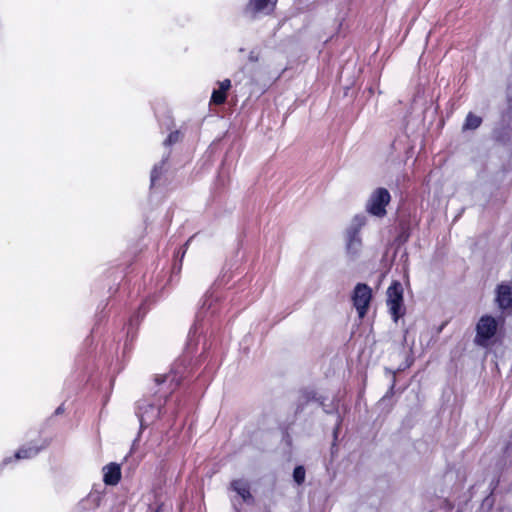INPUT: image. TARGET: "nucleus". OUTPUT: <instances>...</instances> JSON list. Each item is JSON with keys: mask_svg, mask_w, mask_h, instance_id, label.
<instances>
[{"mask_svg": "<svg viewBox=\"0 0 512 512\" xmlns=\"http://www.w3.org/2000/svg\"><path fill=\"white\" fill-rule=\"evenodd\" d=\"M293 478L297 484H302L305 480V469L302 466H297L294 469Z\"/></svg>", "mask_w": 512, "mask_h": 512, "instance_id": "obj_15", "label": "nucleus"}, {"mask_svg": "<svg viewBox=\"0 0 512 512\" xmlns=\"http://www.w3.org/2000/svg\"><path fill=\"white\" fill-rule=\"evenodd\" d=\"M366 224V217L363 215H356L350 225L345 230V252L349 260H357L363 250V242L361 237V230Z\"/></svg>", "mask_w": 512, "mask_h": 512, "instance_id": "obj_2", "label": "nucleus"}, {"mask_svg": "<svg viewBox=\"0 0 512 512\" xmlns=\"http://www.w3.org/2000/svg\"><path fill=\"white\" fill-rule=\"evenodd\" d=\"M231 488L242 498L243 501H248L251 498L250 487L246 480H234L231 483Z\"/></svg>", "mask_w": 512, "mask_h": 512, "instance_id": "obj_11", "label": "nucleus"}, {"mask_svg": "<svg viewBox=\"0 0 512 512\" xmlns=\"http://www.w3.org/2000/svg\"><path fill=\"white\" fill-rule=\"evenodd\" d=\"M387 305L395 322L403 315V289L400 283L394 282L387 289Z\"/></svg>", "mask_w": 512, "mask_h": 512, "instance_id": "obj_5", "label": "nucleus"}, {"mask_svg": "<svg viewBox=\"0 0 512 512\" xmlns=\"http://www.w3.org/2000/svg\"><path fill=\"white\" fill-rule=\"evenodd\" d=\"M154 512H161V509H160V508H158V509H157L156 511H154Z\"/></svg>", "mask_w": 512, "mask_h": 512, "instance_id": "obj_19", "label": "nucleus"}, {"mask_svg": "<svg viewBox=\"0 0 512 512\" xmlns=\"http://www.w3.org/2000/svg\"><path fill=\"white\" fill-rule=\"evenodd\" d=\"M390 193L385 188L375 189L366 204L367 211L377 217H383L386 214V206L390 202Z\"/></svg>", "mask_w": 512, "mask_h": 512, "instance_id": "obj_4", "label": "nucleus"}, {"mask_svg": "<svg viewBox=\"0 0 512 512\" xmlns=\"http://www.w3.org/2000/svg\"><path fill=\"white\" fill-rule=\"evenodd\" d=\"M104 482L107 485H115L119 482L121 477L120 467L117 464L111 463L103 468Z\"/></svg>", "mask_w": 512, "mask_h": 512, "instance_id": "obj_10", "label": "nucleus"}, {"mask_svg": "<svg viewBox=\"0 0 512 512\" xmlns=\"http://www.w3.org/2000/svg\"><path fill=\"white\" fill-rule=\"evenodd\" d=\"M482 123L481 117L469 113L465 119V122L463 124V130H474L478 128Z\"/></svg>", "mask_w": 512, "mask_h": 512, "instance_id": "obj_13", "label": "nucleus"}, {"mask_svg": "<svg viewBox=\"0 0 512 512\" xmlns=\"http://www.w3.org/2000/svg\"><path fill=\"white\" fill-rule=\"evenodd\" d=\"M166 161L162 160L156 164L151 171V185L155 186L160 179L161 175L165 172Z\"/></svg>", "mask_w": 512, "mask_h": 512, "instance_id": "obj_14", "label": "nucleus"}, {"mask_svg": "<svg viewBox=\"0 0 512 512\" xmlns=\"http://www.w3.org/2000/svg\"><path fill=\"white\" fill-rule=\"evenodd\" d=\"M218 89H214L211 95L210 103L215 105H221L226 101L227 92L231 88V81L225 79L217 83Z\"/></svg>", "mask_w": 512, "mask_h": 512, "instance_id": "obj_9", "label": "nucleus"}, {"mask_svg": "<svg viewBox=\"0 0 512 512\" xmlns=\"http://www.w3.org/2000/svg\"><path fill=\"white\" fill-rule=\"evenodd\" d=\"M180 138V133L178 131L171 132L168 138L165 140V145H170L172 143H176Z\"/></svg>", "mask_w": 512, "mask_h": 512, "instance_id": "obj_16", "label": "nucleus"}, {"mask_svg": "<svg viewBox=\"0 0 512 512\" xmlns=\"http://www.w3.org/2000/svg\"><path fill=\"white\" fill-rule=\"evenodd\" d=\"M278 0H249L245 13L249 16L268 15L275 9Z\"/></svg>", "mask_w": 512, "mask_h": 512, "instance_id": "obj_7", "label": "nucleus"}, {"mask_svg": "<svg viewBox=\"0 0 512 512\" xmlns=\"http://www.w3.org/2000/svg\"><path fill=\"white\" fill-rule=\"evenodd\" d=\"M42 449V447L29 444L28 446H24L20 448L14 455V458L16 460H22V459H30L35 457L39 451Z\"/></svg>", "mask_w": 512, "mask_h": 512, "instance_id": "obj_12", "label": "nucleus"}, {"mask_svg": "<svg viewBox=\"0 0 512 512\" xmlns=\"http://www.w3.org/2000/svg\"><path fill=\"white\" fill-rule=\"evenodd\" d=\"M372 298V291L366 284H357L353 293V304L359 318H363L369 307Z\"/></svg>", "mask_w": 512, "mask_h": 512, "instance_id": "obj_6", "label": "nucleus"}, {"mask_svg": "<svg viewBox=\"0 0 512 512\" xmlns=\"http://www.w3.org/2000/svg\"><path fill=\"white\" fill-rule=\"evenodd\" d=\"M179 380L180 378L175 372L156 376V384L160 386L156 393L159 396L153 400H140L137 404V416L140 421L141 430L151 425L162 415V398H166L167 394L175 389L179 384Z\"/></svg>", "mask_w": 512, "mask_h": 512, "instance_id": "obj_1", "label": "nucleus"}, {"mask_svg": "<svg viewBox=\"0 0 512 512\" xmlns=\"http://www.w3.org/2000/svg\"><path fill=\"white\" fill-rule=\"evenodd\" d=\"M499 322L490 315H483L476 325L475 343L482 347H489L498 330Z\"/></svg>", "mask_w": 512, "mask_h": 512, "instance_id": "obj_3", "label": "nucleus"}, {"mask_svg": "<svg viewBox=\"0 0 512 512\" xmlns=\"http://www.w3.org/2000/svg\"><path fill=\"white\" fill-rule=\"evenodd\" d=\"M496 303L502 311L512 310V286L501 283L496 288Z\"/></svg>", "mask_w": 512, "mask_h": 512, "instance_id": "obj_8", "label": "nucleus"}, {"mask_svg": "<svg viewBox=\"0 0 512 512\" xmlns=\"http://www.w3.org/2000/svg\"><path fill=\"white\" fill-rule=\"evenodd\" d=\"M10 460H11V458L4 459L3 464H5V465L8 464L10 462Z\"/></svg>", "mask_w": 512, "mask_h": 512, "instance_id": "obj_18", "label": "nucleus"}, {"mask_svg": "<svg viewBox=\"0 0 512 512\" xmlns=\"http://www.w3.org/2000/svg\"><path fill=\"white\" fill-rule=\"evenodd\" d=\"M212 303H213L212 295H206L205 299L203 301L201 310H204V309L208 310L212 306Z\"/></svg>", "mask_w": 512, "mask_h": 512, "instance_id": "obj_17", "label": "nucleus"}]
</instances>
